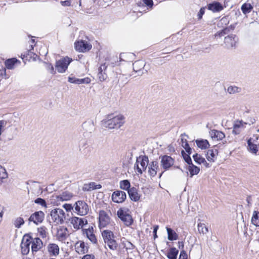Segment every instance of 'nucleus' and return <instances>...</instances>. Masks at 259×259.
Instances as JSON below:
<instances>
[{
    "label": "nucleus",
    "instance_id": "obj_53",
    "mask_svg": "<svg viewBox=\"0 0 259 259\" xmlns=\"http://www.w3.org/2000/svg\"><path fill=\"white\" fill-rule=\"evenodd\" d=\"M143 3L148 7L150 8L152 7L153 5V2L152 0H142Z\"/></svg>",
    "mask_w": 259,
    "mask_h": 259
},
{
    "label": "nucleus",
    "instance_id": "obj_8",
    "mask_svg": "<svg viewBox=\"0 0 259 259\" xmlns=\"http://www.w3.org/2000/svg\"><path fill=\"white\" fill-rule=\"evenodd\" d=\"M111 198L115 203H122L126 198V194L124 191L116 190L112 193Z\"/></svg>",
    "mask_w": 259,
    "mask_h": 259
},
{
    "label": "nucleus",
    "instance_id": "obj_3",
    "mask_svg": "<svg viewBox=\"0 0 259 259\" xmlns=\"http://www.w3.org/2000/svg\"><path fill=\"white\" fill-rule=\"evenodd\" d=\"M53 221L57 224H63L65 220L64 211L60 208L53 209L50 213Z\"/></svg>",
    "mask_w": 259,
    "mask_h": 259
},
{
    "label": "nucleus",
    "instance_id": "obj_7",
    "mask_svg": "<svg viewBox=\"0 0 259 259\" xmlns=\"http://www.w3.org/2000/svg\"><path fill=\"white\" fill-rule=\"evenodd\" d=\"M118 217L124 223V224L129 226L132 224L133 220L132 216L125 212L122 209H119L117 212Z\"/></svg>",
    "mask_w": 259,
    "mask_h": 259
},
{
    "label": "nucleus",
    "instance_id": "obj_52",
    "mask_svg": "<svg viewBox=\"0 0 259 259\" xmlns=\"http://www.w3.org/2000/svg\"><path fill=\"white\" fill-rule=\"evenodd\" d=\"M179 259H187V254L184 250L181 251Z\"/></svg>",
    "mask_w": 259,
    "mask_h": 259
},
{
    "label": "nucleus",
    "instance_id": "obj_43",
    "mask_svg": "<svg viewBox=\"0 0 259 259\" xmlns=\"http://www.w3.org/2000/svg\"><path fill=\"white\" fill-rule=\"evenodd\" d=\"M8 177V174L5 168L0 165V183L2 182L3 179Z\"/></svg>",
    "mask_w": 259,
    "mask_h": 259
},
{
    "label": "nucleus",
    "instance_id": "obj_17",
    "mask_svg": "<svg viewBox=\"0 0 259 259\" xmlns=\"http://www.w3.org/2000/svg\"><path fill=\"white\" fill-rule=\"evenodd\" d=\"M76 251L79 254H84L88 251L89 247L82 241H78L75 244Z\"/></svg>",
    "mask_w": 259,
    "mask_h": 259
},
{
    "label": "nucleus",
    "instance_id": "obj_13",
    "mask_svg": "<svg viewBox=\"0 0 259 259\" xmlns=\"http://www.w3.org/2000/svg\"><path fill=\"white\" fill-rule=\"evenodd\" d=\"M238 38L235 35L231 34L225 37L224 43L227 49L235 48Z\"/></svg>",
    "mask_w": 259,
    "mask_h": 259
},
{
    "label": "nucleus",
    "instance_id": "obj_44",
    "mask_svg": "<svg viewBox=\"0 0 259 259\" xmlns=\"http://www.w3.org/2000/svg\"><path fill=\"white\" fill-rule=\"evenodd\" d=\"M135 56V55L132 53H121L120 55V59L123 61H125L124 60L126 58L133 59Z\"/></svg>",
    "mask_w": 259,
    "mask_h": 259
},
{
    "label": "nucleus",
    "instance_id": "obj_59",
    "mask_svg": "<svg viewBox=\"0 0 259 259\" xmlns=\"http://www.w3.org/2000/svg\"><path fill=\"white\" fill-rule=\"evenodd\" d=\"M82 259H95V257L94 254H86L82 257Z\"/></svg>",
    "mask_w": 259,
    "mask_h": 259
},
{
    "label": "nucleus",
    "instance_id": "obj_35",
    "mask_svg": "<svg viewBox=\"0 0 259 259\" xmlns=\"http://www.w3.org/2000/svg\"><path fill=\"white\" fill-rule=\"evenodd\" d=\"M120 189L128 191V190L131 188V183L128 180H124L120 182Z\"/></svg>",
    "mask_w": 259,
    "mask_h": 259
},
{
    "label": "nucleus",
    "instance_id": "obj_40",
    "mask_svg": "<svg viewBox=\"0 0 259 259\" xmlns=\"http://www.w3.org/2000/svg\"><path fill=\"white\" fill-rule=\"evenodd\" d=\"M30 182L33 183V188H35V189L33 190L32 193L36 194L37 195H39L41 194L42 192V188L39 185H36L35 184L36 183L34 181H30Z\"/></svg>",
    "mask_w": 259,
    "mask_h": 259
},
{
    "label": "nucleus",
    "instance_id": "obj_64",
    "mask_svg": "<svg viewBox=\"0 0 259 259\" xmlns=\"http://www.w3.org/2000/svg\"><path fill=\"white\" fill-rule=\"evenodd\" d=\"M75 77H68V81L70 83H74V81H75Z\"/></svg>",
    "mask_w": 259,
    "mask_h": 259
},
{
    "label": "nucleus",
    "instance_id": "obj_42",
    "mask_svg": "<svg viewBox=\"0 0 259 259\" xmlns=\"http://www.w3.org/2000/svg\"><path fill=\"white\" fill-rule=\"evenodd\" d=\"M194 160L197 164H200L202 162H204V158L202 157L200 154L196 153L193 155Z\"/></svg>",
    "mask_w": 259,
    "mask_h": 259
},
{
    "label": "nucleus",
    "instance_id": "obj_10",
    "mask_svg": "<svg viewBox=\"0 0 259 259\" xmlns=\"http://www.w3.org/2000/svg\"><path fill=\"white\" fill-rule=\"evenodd\" d=\"M75 48L76 51L84 52L90 50L92 45L87 41L82 40L75 42Z\"/></svg>",
    "mask_w": 259,
    "mask_h": 259
},
{
    "label": "nucleus",
    "instance_id": "obj_14",
    "mask_svg": "<svg viewBox=\"0 0 259 259\" xmlns=\"http://www.w3.org/2000/svg\"><path fill=\"white\" fill-rule=\"evenodd\" d=\"M70 221L74 228L76 229L81 228L88 224V221L86 219L75 217L71 218Z\"/></svg>",
    "mask_w": 259,
    "mask_h": 259
},
{
    "label": "nucleus",
    "instance_id": "obj_6",
    "mask_svg": "<svg viewBox=\"0 0 259 259\" xmlns=\"http://www.w3.org/2000/svg\"><path fill=\"white\" fill-rule=\"evenodd\" d=\"M75 210L78 214L84 215L89 211V207L84 201L79 200L75 204Z\"/></svg>",
    "mask_w": 259,
    "mask_h": 259
},
{
    "label": "nucleus",
    "instance_id": "obj_54",
    "mask_svg": "<svg viewBox=\"0 0 259 259\" xmlns=\"http://www.w3.org/2000/svg\"><path fill=\"white\" fill-rule=\"evenodd\" d=\"M7 123V121L5 120H0V136L2 133V128L6 125Z\"/></svg>",
    "mask_w": 259,
    "mask_h": 259
},
{
    "label": "nucleus",
    "instance_id": "obj_63",
    "mask_svg": "<svg viewBox=\"0 0 259 259\" xmlns=\"http://www.w3.org/2000/svg\"><path fill=\"white\" fill-rule=\"evenodd\" d=\"M251 201H252L251 197L250 196H248L246 198V201L247 202L248 206L251 204Z\"/></svg>",
    "mask_w": 259,
    "mask_h": 259
},
{
    "label": "nucleus",
    "instance_id": "obj_39",
    "mask_svg": "<svg viewBox=\"0 0 259 259\" xmlns=\"http://www.w3.org/2000/svg\"><path fill=\"white\" fill-rule=\"evenodd\" d=\"M197 227L198 230L200 233L205 234L208 232V228L203 223H199L197 225Z\"/></svg>",
    "mask_w": 259,
    "mask_h": 259
},
{
    "label": "nucleus",
    "instance_id": "obj_28",
    "mask_svg": "<svg viewBox=\"0 0 259 259\" xmlns=\"http://www.w3.org/2000/svg\"><path fill=\"white\" fill-rule=\"evenodd\" d=\"M179 250L175 247H173L169 249L166 255L168 259H177Z\"/></svg>",
    "mask_w": 259,
    "mask_h": 259
},
{
    "label": "nucleus",
    "instance_id": "obj_5",
    "mask_svg": "<svg viewBox=\"0 0 259 259\" xmlns=\"http://www.w3.org/2000/svg\"><path fill=\"white\" fill-rule=\"evenodd\" d=\"M32 242V237L29 235H25L21 243V252L23 255H27L30 251V245Z\"/></svg>",
    "mask_w": 259,
    "mask_h": 259
},
{
    "label": "nucleus",
    "instance_id": "obj_32",
    "mask_svg": "<svg viewBox=\"0 0 259 259\" xmlns=\"http://www.w3.org/2000/svg\"><path fill=\"white\" fill-rule=\"evenodd\" d=\"M247 144L250 151L253 154H256L258 148L256 144L252 143V138H250L247 140Z\"/></svg>",
    "mask_w": 259,
    "mask_h": 259
},
{
    "label": "nucleus",
    "instance_id": "obj_22",
    "mask_svg": "<svg viewBox=\"0 0 259 259\" xmlns=\"http://www.w3.org/2000/svg\"><path fill=\"white\" fill-rule=\"evenodd\" d=\"M232 133L234 135H239L241 130L244 128L242 121L237 120L234 123Z\"/></svg>",
    "mask_w": 259,
    "mask_h": 259
},
{
    "label": "nucleus",
    "instance_id": "obj_60",
    "mask_svg": "<svg viewBox=\"0 0 259 259\" xmlns=\"http://www.w3.org/2000/svg\"><path fill=\"white\" fill-rule=\"evenodd\" d=\"M135 167L137 168V171L140 174H142L143 172V170L141 168H140L139 166V162H136V163L135 164Z\"/></svg>",
    "mask_w": 259,
    "mask_h": 259
},
{
    "label": "nucleus",
    "instance_id": "obj_25",
    "mask_svg": "<svg viewBox=\"0 0 259 259\" xmlns=\"http://www.w3.org/2000/svg\"><path fill=\"white\" fill-rule=\"evenodd\" d=\"M197 146L201 149H206L210 146L208 141L207 140L200 139L195 141Z\"/></svg>",
    "mask_w": 259,
    "mask_h": 259
},
{
    "label": "nucleus",
    "instance_id": "obj_51",
    "mask_svg": "<svg viewBox=\"0 0 259 259\" xmlns=\"http://www.w3.org/2000/svg\"><path fill=\"white\" fill-rule=\"evenodd\" d=\"M78 81H79V84H84V83L88 84V83H90L91 79L89 77H85L84 78H80V79L79 78Z\"/></svg>",
    "mask_w": 259,
    "mask_h": 259
},
{
    "label": "nucleus",
    "instance_id": "obj_16",
    "mask_svg": "<svg viewBox=\"0 0 259 259\" xmlns=\"http://www.w3.org/2000/svg\"><path fill=\"white\" fill-rule=\"evenodd\" d=\"M133 70L135 72L138 73V75H142L143 74V69L145 66V62L143 60H138L133 64Z\"/></svg>",
    "mask_w": 259,
    "mask_h": 259
},
{
    "label": "nucleus",
    "instance_id": "obj_30",
    "mask_svg": "<svg viewBox=\"0 0 259 259\" xmlns=\"http://www.w3.org/2000/svg\"><path fill=\"white\" fill-rule=\"evenodd\" d=\"M188 170L190 172V177H192L195 175H197L200 171V168L194 165L192 162V164H188Z\"/></svg>",
    "mask_w": 259,
    "mask_h": 259
},
{
    "label": "nucleus",
    "instance_id": "obj_2",
    "mask_svg": "<svg viewBox=\"0 0 259 259\" xmlns=\"http://www.w3.org/2000/svg\"><path fill=\"white\" fill-rule=\"evenodd\" d=\"M102 237L105 243V247L107 246L110 249L115 250L118 247V243L115 240V236L112 231L109 230H105L102 232Z\"/></svg>",
    "mask_w": 259,
    "mask_h": 259
},
{
    "label": "nucleus",
    "instance_id": "obj_36",
    "mask_svg": "<svg viewBox=\"0 0 259 259\" xmlns=\"http://www.w3.org/2000/svg\"><path fill=\"white\" fill-rule=\"evenodd\" d=\"M227 92L230 94L239 93L241 92V88L235 85H230L228 88Z\"/></svg>",
    "mask_w": 259,
    "mask_h": 259
},
{
    "label": "nucleus",
    "instance_id": "obj_47",
    "mask_svg": "<svg viewBox=\"0 0 259 259\" xmlns=\"http://www.w3.org/2000/svg\"><path fill=\"white\" fill-rule=\"evenodd\" d=\"M89 188L88 189V191L100 189L101 188V185L100 184H96L94 182H91L89 184Z\"/></svg>",
    "mask_w": 259,
    "mask_h": 259
},
{
    "label": "nucleus",
    "instance_id": "obj_49",
    "mask_svg": "<svg viewBox=\"0 0 259 259\" xmlns=\"http://www.w3.org/2000/svg\"><path fill=\"white\" fill-rule=\"evenodd\" d=\"M98 77L100 81H103L106 79L107 75L105 72L98 71Z\"/></svg>",
    "mask_w": 259,
    "mask_h": 259
},
{
    "label": "nucleus",
    "instance_id": "obj_24",
    "mask_svg": "<svg viewBox=\"0 0 259 259\" xmlns=\"http://www.w3.org/2000/svg\"><path fill=\"white\" fill-rule=\"evenodd\" d=\"M17 63L20 64V61L18 60L15 58L7 59L5 61L6 67L9 69H12L14 68L15 65Z\"/></svg>",
    "mask_w": 259,
    "mask_h": 259
},
{
    "label": "nucleus",
    "instance_id": "obj_45",
    "mask_svg": "<svg viewBox=\"0 0 259 259\" xmlns=\"http://www.w3.org/2000/svg\"><path fill=\"white\" fill-rule=\"evenodd\" d=\"M24 223V221L23 220V219L21 218V217H19V218H17L15 220V222H14V225H15V227L17 228H20L21 227V226L23 225Z\"/></svg>",
    "mask_w": 259,
    "mask_h": 259
},
{
    "label": "nucleus",
    "instance_id": "obj_12",
    "mask_svg": "<svg viewBox=\"0 0 259 259\" xmlns=\"http://www.w3.org/2000/svg\"><path fill=\"white\" fill-rule=\"evenodd\" d=\"M45 218V213L42 211H35L29 217V222H33L35 224L38 225L42 222Z\"/></svg>",
    "mask_w": 259,
    "mask_h": 259
},
{
    "label": "nucleus",
    "instance_id": "obj_33",
    "mask_svg": "<svg viewBox=\"0 0 259 259\" xmlns=\"http://www.w3.org/2000/svg\"><path fill=\"white\" fill-rule=\"evenodd\" d=\"M241 9L243 13L246 14L251 11L253 9V7L250 4L244 3L242 5Z\"/></svg>",
    "mask_w": 259,
    "mask_h": 259
},
{
    "label": "nucleus",
    "instance_id": "obj_21",
    "mask_svg": "<svg viewBox=\"0 0 259 259\" xmlns=\"http://www.w3.org/2000/svg\"><path fill=\"white\" fill-rule=\"evenodd\" d=\"M128 194L130 199L134 201L137 202L139 200L140 195L138 193V190L135 187H132L128 190Z\"/></svg>",
    "mask_w": 259,
    "mask_h": 259
},
{
    "label": "nucleus",
    "instance_id": "obj_18",
    "mask_svg": "<svg viewBox=\"0 0 259 259\" xmlns=\"http://www.w3.org/2000/svg\"><path fill=\"white\" fill-rule=\"evenodd\" d=\"M31 251L32 252L38 251L43 245V243L39 238L36 237L33 239L32 238Z\"/></svg>",
    "mask_w": 259,
    "mask_h": 259
},
{
    "label": "nucleus",
    "instance_id": "obj_9",
    "mask_svg": "<svg viewBox=\"0 0 259 259\" xmlns=\"http://www.w3.org/2000/svg\"><path fill=\"white\" fill-rule=\"evenodd\" d=\"M99 227L104 228L110 222V218L108 214L103 210H100L99 214Z\"/></svg>",
    "mask_w": 259,
    "mask_h": 259
},
{
    "label": "nucleus",
    "instance_id": "obj_11",
    "mask_svg": "<svg viewBox=\"0 0 259 259\" xmlns=\"http://www.w3.org/2000/svg\"><path fill=\"white\" fill-rule=\"evenodd\" d=\"M161 158V166L165 170H168L174 164V159L170 156L167 155H164L160 156Z\"/></svg>",
    "mask_w": 259,
    "mask_h": 259
},
{
    "label": "nucleus",
    "instance_id": "obj_61",
    "mask_svg": "<svg viewBox=\"0 0 259 259\" xmlns=\"http://www.w3.org/2000/svg\"><path fill=\"white\" fill-rule=\"evenodd\" d=\"M158 229V225H155L154 226V229H153V234H154V239H155L157 237V230Z\"/></svg>",
    "mask_w": 259,
    "mask_h": 259
},
{
    "label": "nucleus",
    "instance_id": "obj_23",
    "mask_svg": "<svg viewBox=\"0 0 259 259\" xmlns=\"http://www.w3.org/2000/svg\"><path fill=\"white\" fill-rule=\"evenodd\" d=\"M210 135L212 138H216L218 140H221L225 137V135L221 131L212 130L210 132Z\"/></svg>",
    "mask_w": 259,
    "mask_h": 259
},
{
    "label": "nucleus",
    "instance_id": "obj_50",
    "mask_svg": "<svg viewBox=\"0 0 259 259\" xmlns=\"http://www.w3.org/2000/svg\"><path fill=\"white\" fill-rule=\"evenodd\" d=\"M34 202L36 204H40L41 206L47 207V203L44 199L38 198L34 200Z\"/></svg>",
    "mask_w": 259,
    "mask_h": 259
},
{
    "label": "nucleus",
    "instance_id": "obj_31",
    "mask_svg": "<svg viewBox=\"0 0 259 259\" xmlns=\"http://www.w3.org/2000/svg\"><path fill=\"white\" fill-rule=\"evenodd\" d=\"M218 150L217 149L208 150L206 153V158L209 161H214L213 158L216 154H218Z\"/></svg>",
    "mask_w": 259,
    "mask_h": 259
},
{
    "label": "nucleus",
    "instance_id": "obj_55",
    "mask_svg": "<svg viewBox=\"0 0 259 259\" xmlns=\"http://www.w3.org/2000/svg\"><path fill=\"white\" fill-rule=\"evenodd\" d=\"M205 13V9L204 8H201L199 10V12L197 15L198 18L200 19L202 18V16L204 15Z\"/></svg>",
    "mask_w": 259,
    "mask_h": 259
},
{
    "label": "nucleus",
    "instance_id": "obj_27",
    "mask_svg": "<svg viewBox=\"0 0 259 259\" xmlns=\"http://www.w3.org/2000/svg\"><path fill=\"white\" fill-rule=\"evenodd\" d=\"M167 238L170 241L176 240L178 238V235L172 229L166 227Z\"/></svg>",
    "mask_w": 259,
    "mask_h": 259
},
{
    "label": "nucleus",
    "instance_id": "obj_1",
    "mask_svg": "<svg viewBox=\"0 0 259 259\" xmlns=\"http://www.w3.org/2000/svg\"><path fill=\"white\" fill-rule=\"evenodd\" d=\"M125 118L122 115L114 116L113 114H108L106 118L102 121L103 126L110 129L120 128L124 123Z\"/></svg>",
    "mask_w": 259,
    "mask_h": 259
},
{
    "label": "nucleus",
    "instance_id": "obj_56",
    "mask_svg": "<svg viewBox=\"0 0 259 259\" xmlns=\"http://www.w3.org/2000/svg\"><path fill=\"white\" fill-rule=\"evenodd\" d=\"M107 67V65L106 64V63H103L101 65L100 67L98 69V71H101V72H105L106 68Z\"/></svg>",
    "mask_w": 259,
    "mask_h": 259
},
{
    "label": "nucleus",
    "instance_id": "obj_15",
    "mask_svg": "<svg viewBox=\"0 0 259 259\" xmlns=\"http://www.w3.org/2000/svg\"><path fill=\"white\" fill-rule=\"evenodd\" d=\"M159 169L158 162L157 160H153L149 163L148 172L151 177H155Z\"/></svg>",
    "mask_w": 259,
    "mask_h": 259
},
{
    "label": "nucleus",
    "instance_id": "obj_62",
    "mask_svg": "<svg viewBox=\"0 0 259 259\" xmlns=\"http://www.w3.org/2000/svg\"><path fill=\"white\" fill-rule=\"evenodd\" d=\"M87 145V142L85 141L81 142L79 144V151H81L82 148H83V147H85Z\"/></svg>",
    "mask_w": 259,
    "mask_h": 259
},
{
    "label": "nucleus",
    "instance_id": "obj_37",
    "mask_svg": "<svg viewBox=\"0 0 259 259\" xmlns=\"http://www.w3.org/2000/svg\"><path fill=\"white\" fill-rule=\"evenodd\" d=\"M182 146L185 149L186 152L189 154H191L192 152L191 148L190 147L186 139L181 138Z\"/></svg>",
    "mask_w": 259,
    "mask_h": 259
},
{
    "label": "nucleus",
    "instance_id": "obj_29",
    "mask_svg": "<svg viewBox=\"0 0 259 259\" xmlns=\"http://www.w3.org/2000/svg\"><path fill=\"white\" fill-rule=\"evenodd\" d=\"M73 195L72 193L68 192V191H65L62 193L60 195L57 196V198L58 200H60L61 201H67L70 200Z\"/></svg>",
    "mask_w": 259,
    "mask_h": 259
},
{
    "label": "nucleus",
    "instance_id": "obj_41",
    "mask_svg": "<svg viewBox=\"0 0 259 259\" xmlns=\"http://www.w3.org/2000/svg\"><path fill=\"white\" fill-rule=\"evenodd\" d=\"M182 155L185 160V161L188 164H192V159L190 157V154H189L188 153H186L185 152L184 150H182L181 151Z\"/></svg>",
    "mask_w": 259,
    "mask_h": 259
},
{
    "label": "nucleus",
    "instance_id": "obj_46",
    "mask_svg": "<svg viewBox=\"0 0 259 259\" xmlns=\"http://www.w3.org/2000/svg\"><path fill=\"white\" fill-rule=\"evenodd\" d=\"M229 31H230V29L228 27H226V28L222 29L221 31L218 32L215 34V37H217L218 36L222 37V36L225 35V34H227L228 33H229Z\"/></svg>",
    "mask_w": 259,
    "mask_h": 259
},
{
    "label": "nucleus",
    "instance_id": "obj_19",
    "mask_svg": "<svg viewBox=\"0 0 259 259\" xmlns=\"http://www.w3.org/2000/svg\"><path fill=\"white\" fill-rule=\"evenodd\" d=\"M207 8L209 10L215 13L221 11L223 9V6L220 2L214 1L207 5Z\"/></svg>",
    "mask_w": 259,
    "mask_h": 259
},
{
    "label": "nucleus",
    "instance_id": "obj_34",
    "mask_svg": "<svg viewBox=\"0 0 259 259\" xmlns=\"http://www.w3.org/2000/svg\"><path fill=\"white\" fill-rule=\"evenodd\" d=\"M87 237L94 244H96L97 239L92 230H87L85 231Z\"/></svg>",
    "mask_w": 259,
    "mask_h": 259
},
{
    "label": "nucleus",
    "instance_id": "obj_58",
    "mask_svg": "<svg viewBox=\"0 0 259 259\" xmlns=\"http://www.w3.org/2000/svg\"><path fill=\"white\" fill-rule=\"evenodd\" d=\"M61 4L63 6H69L71 5L70 0H66L64 1H61Z\"/></svg>",
    "mask_w": 259,
    "mask_h": 259
},
{
    "label": "nucleus",
    "instance_id": "obj_38",
    "mask_svg": "<svg viewBox=\"0 0 259 259\" xmlns=\"http://www.w3.org/2000/svg\"><path fill=\"white\" fill-rule=\"evenodd\" d=\"M259 212L256 211H254L251 218L252 223L255 226H259Z\"/></svg>",
    "mask_w": 259,
    "mask_h": 259
},
{
    "label": "nucleus",
    "instance_id": "obj_26",
    "mask_svg": "<svg viewBox=\"0 0 259 259\" xmlns=\"http://www.w3.org/2000/svg\"><path fill=\"white\" fill-rule=\"evenodd\" d=\"M48 249L50 253L55 256L57 255L59 253V246L55 243L49 244Z\"/></svg>",
    "mask_w": 259,
    "mask_h": 259
},
{
    "label": "nucleus",
    "instance_id": "obj_57",
    "mask_svg": "<svg viewBox=\"0 0 259 259\" xmlns=\"http://www.w3.org/2000/svg\"><path fill=\"white\" fill-rule=\"evenodd\" d=\"M63 207L67 211H71L73 209V206L69 204H65L63 205Z\"/></svg>",
    "mask_w": 259,
    "mask_h": 259
},
{
    "label": "nucleus",
    "instance_id": "obj_48",
    "mask_svg": "<svg viewBox=\"0 0 259 259\" xmlns=\"http://www.w3.org/2000/svg\"><path fill=\"white\" fill-rule=\"evenodd\" d=\"M38 232L40 236L42 238H45L47 236V229L44 226L38 228Z\"/></svg>",
    "mask_w": 259,
    "mask_h": 259
},
{
    "label": "nucleus",
    "instance_id": "obj_20",
    "mask_svg": "<svg viewBox=\"0 0 259 259\" xmlns=\"http://www.w3.org/2000/svg\"><path fill=\"white\" fill-rule=\"evenodd\" d=\"M137 162L140 163L143 171H145L148 167L149 159L146 155L140 156L137 158Z\"/></svg>",
    "mask_w": 259,
    "mask_h": 259
},
{
    "label": "nucleus",
    "instance_id": "obj_4",
    "mask_svg": "<svg viewBox=\"0 0 259 259\" xmlns=\"http://www.w3.org/2000/svg\"><path fill=\"white\" fill-rule=\"evenodd\" d=\"M72 59L68 57H64L56 62V68L58 72L63 73L68 68Z\"/></svg>",
    "mask_w": 259,
    "mask_h": 259
}]
</instances>
